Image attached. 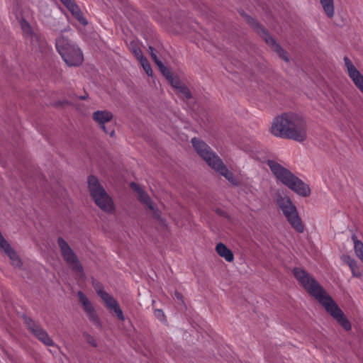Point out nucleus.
<instances>
[{"label":"nucleus","mask_w":363,"mask_h":363,"mask_svg":"<svg viewBox=\"0 0 363 363\" xmlns=\"http://www.w3.org/2000/svg\"><path fill=\"white\" fill-rule=\"evenodd\" d=\"M26 323L30 332L43 344L47 346H52L54 345L52 340L47 332L42 329L39 325L32 320H28Z\"/></svg>","instance_id":"obj_15"},{"label":"nucleus","mask_w":363,"mask_h":363,"mask_svg":"<svg viewBox=\"0 0 363 363\" xmlns=\"http://www.w3.org/2000/svg\"><path fill=\"white\" fill-rule=\"evenodd\" d=\"M151 50V55L156 65L158 66L160 70L164 76L169 80L172 86L175 88L184 98L189 99L191 97V93L188 88H186L177 77L172 75L169 70L158 60L156 55L153 52V50L150 47Z\"/></svg>","instance_id":"obj_9"},{"label":"nucleus","mask_w":363,"mask_h":363,"mask_svg":"<svg viewBox=\"0 0 363 363\" xmlns=\"http://www.w3.org/2000/svg\"><path fill=\"white\" fill-rule=\"evenodd\" d=\"M177 298H180V295L179 294H177Z\"/></svg>","instance_id":"obj_30"},{"label":"nucleus","mask_w":363,"mask_h":363,"mask_svg":"<svg viewBox=\"0 0 363 363\" xmlns=\"http://www.w3.org/2000/svg\"><path fill=\"white\" fill-rule=\"evenodd\" d=\"M289 223L298 233L304 231V225L299 217L296 206L293 204L281 209Z\"/></svg>","instance_id":"obj_11"},{"label":"nucleus","mask_w":363,"mask_h":363,"mask_svg":"<svg viewBox=\"0 0 363 363\" xmlns=\"http://www.w3.org/2000/svg\"><path fill=\"white\" fill-rule=\"evenodd\" d=\"M98 294L100 296V297L102 298V300L104 301L106 306L111 310H112L117 315V317L121 320H124L125 317L123 315V313L122 310L121 309L118 302L116 300L112 297L111 295L107 294L106 291L98 289L97 290Z\"/></svg>","instance_id":"obj_14"},{"label":"nucleus","mask_w":363,"mask_h":363,"mask_svg":"<svg viewBox=\"0 0 363 363\" xmlns=\"http://www.w3.org/2000/svg\"><path fill=\"white\" fill-rule=\"evenodd\" d=\"M191 143L199 155L212 169L219 172L232 184H236V179L234 178L232 172L223 165L221 160L211 150L209 146L197 138H193Z\"/></svg>","instance_id":"obj_3"},{"label":"nucleus","mask_w":363,"mask_h":363,"mask_svg":"<svg viewBox=\"0 0 363 363\" xmlns=\"http://www.w3.org/2000/svg\"><path fill=\"white\" fill-rule=\"evenodd\" d=\"M351 270H354L355 269H357L359 267V265L357 264V262L356 260L352 262V263L348 265Z\"/></svg>","instance_id":"obj_28"},{"label":"nucleus","mask_w":363,"mask_h":363,"mask_svg":"<svg viewBox=\"0 0 363 363\" xmlns=\"http://www.w3.org/2000/svg\"><path fill=\"white\" fill-rule=\"evenodd\" d=\"M61 2L69 9L72 14L82 25H86L87 21L81 13L78 6L72 0H60Z\"/></svg>","instance_id":"obj_18"},{"label":"nucleus","mask_w":363,"mask_h":363,"mask_svg":"<svg viewBox=\"0 0 363 363\" xmlns=\"http://www.w3.org/2000/svg\"><path fill=\"white\" fill-rule=\"evenodd\" d=\"M343 60L347 75L356 87L363 94V75L349 57H345Z\"/></svg>","instance_id":"obj_10"},{"label":"nucleus","mask_w":363,"mask_h":363,"mask_svg":"<svg viewBox=\"0 0 363 363\" xmlns=\"http://www.w3.org/2000/svg\"><path fill=\"white\" fill-rule=\"evenodd\" d=\"M78 296L79 302L82 304L84 311L86 312L89 319L92 321H96L98 317L91 303L89 301L87 297L81 291L78 292Z\"/></svg>","instance_id":"obj_16"},{"label":"nucleus","mask_w":363,"mask_h":363,"mask_svg":"<svg viewBox=\"0 0 363 363\" xmlns=\"http://www.w3.org/2000/svg\"><path fill=\"white\" fill-rule=\"evenodd\" d=\"M131 188L135 191L137 196L141 202L145 204L150 209H154L152 201L148 195L144 192L143 190L138 184L132 183Z\"/></svg>","instance_id":"obj_20"},{"label":"nucleus","mask_w":363,"mask_h":363,"mask_svg":"<svg viewBox=\"0 0 363 363\" xmlns=\"http://www.w3.org/2000/svg\"><path fill=\"white\" fill-rule=\"evenodd\" d=\"M113 118V113L111 111L106 110L97 111L93 113V119L95 123L111 137L114 136L115 132L113 130L108 132L105 127V124L111 122Z\"/></svg>","instance_id":"obj_13"},{"label":"nucleus","mask_w":363,"mask_h":363,"mask_svg":"<svg viewBox=\"0 0 363 363\" xmlns=\"http://www.w3.org/2000/svg\"><path fill=\"white\" fill-rule=\"evenodd\" d=\"M277 203L281 209L285 208V206H289L293 205L292 201L288 196H279L277 198Z\"/></svg>","instance_id":"obj_23"},{"label":"nucleus","mask_w":363,"mask_h":363,"mask_svg":"<svg viewBox=\"0 0 363 363\" xmlns=\"http://www.w3.org/2000/svg\"><path fill=\"white\" fill-rule=\"evenodd\" d=\"M319 3L324 14L329 18L335 16L334 0H319Z\"/></svg>","instance_id":"obj_21"},{"label":"nucleus","mask_w":363,"mask_h":363,"mask_svg":"<svg viewBox=\"0 0 363 363\" xmlns=\"http://www.w3.org/2000/svg\"><path fill=\"white\" fill-rule=\"evenodd\" d=\"M88 189L96 204L104 211L113 213L115 207L112 199L100 184L98 178L90 175L87 179Z\"/></svg>","instance_id":"obj_6"},{"label":"nucleus","mask_w":363,"mask_h":363,"mask_svg":"<svg viewBox=\"0 0 363 363\" xmlns=\"http://www.w3.org/2000/svg\"><path fill=\"white\" fill-rule=\"evenodd\" d=\"M289 126V139L297 142H303L306 140L308 135L307 123L304 117L297 113L292 112Z\"/></svg>","instance_id":"obj_7"},{"label":"nucleus","mask_w":363,"mask_h":363,"mask_svg":"<svg viewBox=\"0 0 363 363\" xmlns=\"http://www.w3.org/2000/svg\"><path fill=\"white\" fill-rule=\"evenodd\" d=\"M352 240L355 255L363 263V242L358 240L355 235L352 237Z\"/></svg>","instance_id":"obj_22"},{"label":"nucleus","mask_w":363,"mask_h":363,"mask_svg":"<svg viewBox=\"0 0 363 363\" xmlns=\"http://www.w3.org/2000/svg\"><path fill=\"white\" fill-rule=\"evenodd\" d=\"M351 271H352V275H353L354 277H360V276H361V274H360V272H359V267H358L357 269H354V270H351Z\"/></svg>","instance_id":"obj_29"},{"label":"nucleus","mask_w":363,"mask_h":363,"mask_svg":"<svg viewBox=\"0 0 363 363\" xmlns=\"http://www.w3.org/2000/svg\"><path fill=\"white\" fill-rule=\"evenodd\" d=\"M341 259L343 262L346 263L347 265H350V264L352 263V262L355 260L353 257H352L350 255H342Z\"/></svg>","instance_id":"obj_26"},{"label":"nucleus","mask_w":363,"mask_h":363,"mask_svg":"<svg viewBox=\"0 0 363 363\" xmlns=\"http://www.w3.org/2000/svg\"><path fill=\"white\" fill-rule=\"evenodd\" d=\"M133 52L135 56L137 57V59L139 61L141 60L142 59L145 58L143 56L142 52H141V50L139 48L133 49Z\"/></svg>","instance_id":"obj_27"},{"label":"nucleus","mask_w":363,"mask_h":363,"mask_svg":"<svg viewBox=\"0 0 363 363\" xmlns=\"http://www.w3.org/2000/svg\"><path fill=\"white\" fill-rule=\"evenodd\" d=\"M298 282L312 296L338 323L346 330L351 329V324L342 311L328 291L308 273L301 268L294 269Z\"/></svg>","instance_id":"obj_1"},{"label":"nucleus","mask_w":363,"mask_h":363,"mask_svg":"<svg viewBox=\"0 0 363 363\" xmlns=\"http://www.w3.org/2000/svg\"><path fill=\"white\" fill-rule=\"evenodd\" d=\"M28 13V9L17 2L13 3L9 10L10 18L19 23L23 36L33 46L35 47L38 45L40 39L38 33L33 29L29 23L25 19Z\"/></svg>","instance_id":"obj_4"},{"label":"nucleus","mask_w":363,"mask_h":363,"mask_svg":"<svg viewBox=\"0 0 363 363\" xmlns=\"http://www.w3.org/2000/svg\"><path fill=\"white\" fill-rule=\"evenodd\" d=\"M267 164L276 179L300 196L308 197L311 194L309 186L295 176L291 171L274 160H269Z\"/></svg>","instance_id":"obj_2"},{"label":"nucleus","mask_w":363,"mask_h":363,"mask_svg":"<svg viewBox=\"0 0 363 363\" xmlns=\"http://www.w3.org/2000/svg\"><path fill=\"white\" fill-rule=\"evenodd\" d=\"M260 34L262 35V38L265 40V42L275 51L277 52L280 57H281L285 60H287V57L286 56L285 52L281 49V48L277 43L275 40L271 37L266 30L263 28H259Z\"/></svg>","instance_id":"obj_17"},{"label":"nucleus","mask_w":363,"mask_h":363,"mask_svg":"<svg viewBox=\"0 0 363 363\" xmlns=\"http://www.w3.org/2000/svg\"><path fill=\"white\" fill-rule=\"evenodd\" d=\"M216 253L228 262H232L234 260V255L225 244L219 242L216 245Z\"/></svg>","instance_id":"obj_19"},{"label":"nucleus","mask_w":363,"mask_h":363,"mask_svg":"<svg viewBox=\"0 0 363 363\" xmlns=\"http://www.w3.org/2000/svg\"><path fill=\"white\" fill-rule=\"evenodd\" d=\"M58 245L65 260L75 270H80L81 266L67 242L62 238L57 240Z\"/></svg>","instance_id":"obj_12"},{"label":"nucleus","mask_w":363,"mask_h":363,"mask_svg":"<svg viewBox=\"0 0 363 363\" xmlns=\"http://www.w3.org/2000/svg\"><path fill=\"white\" fill-rule=\"evenodd\" d=\"M57 52L69 67H76L82 64L83 54L81 50L68 38L63 35L59 36L55 43Z\"/></svg>","instance_id":"obj_5"},{"label":"nucleus","mask_w":363,"mask_h":363,"mask_svg":"<svg viewBox=\"0 0 363 363\" xmlns=\"http://www.w3.org/2000/svg\"><path fill=\"white\" fill-rule=\"evenodd\" d=\"M139 62H140L141 66L143 67V68L144 69V70L145 71L146 74L148 76H152V68H151L148 61L145 58H143L141 60H140Z\"/></svg>","instance_id":"obj_24"},{"label":"nucleus","mask_w":363,"mask_h":363,"mask_svg":"<svg viewBox=\"0 0 363 363\" xmlns=\"http://www.w3.org/2000/svg\"><path fill=\"white\" fill-rule=\"evenodd\" d=\"M155 316L160 321H164L165 316L164 312L160 309H156L155 311Z\"/></svg>","instance_id":"obj_25"},{"label":"nucleus","mask_w":363,"mask_h":363,"mask_svg":"<svg viewBox=\"0 0 363 363\" xmlns=\"http://www.w3.org/2000/svg\"><path fill=\"white\" fill-rule=\"evenodd\" d=\"M292 112L282 113L275 117L270 128L271 133L278 138L289 139V132Z\"/></svg>","instance_id":"obj_8"}]
</instances>
